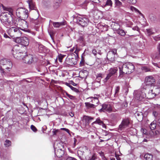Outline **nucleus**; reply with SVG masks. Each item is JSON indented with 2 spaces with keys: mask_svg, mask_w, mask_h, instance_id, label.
<instances>
[{
  "mask_svg": "<svg viewBox=\"0 0 160 160\" xmlns=\"http://www.w3.org/2000/svg\"><path fill=\"white\" fill-rule=\"evenodd\" d=\"M119 75L118 78L122 77L124 74L130 73L132 72L134 69V66L130 62H127L121 67H119Z\"/></svg>",
  "mask_w": 160,
  "mask_h": 160,
  "instance_id": "1",
  "label": "nucleus"
},
{
  "mask_svg": "<svg viewBox=\"0 0 160 160\" xmlns=\"http://www.w3.org/2000/svg\"><path fill=\"white\" fill-rule=\"evenodd\" d=\"M20 30L26 32H28L29 31V30H25V29H21L18 27H12L8 30V33L9 35L12 38L17 39L21 36L22 33Z\"/></svg>",
  "mask_w": 160,
  "mask_h": 160,
  "instance_id": "2",
  "label": "nucleus"
},
{
  "mask_svg": "<svg viewBox=\"0 0 160 160\" xmlns=\"http://www.w3.org/2000/svg\"><path fill=\"white\" fill-rule=\"evenodd\" d=\"M12 66V62L9 60L6 59H1L0 61V73L1 75L6 71V69L9 70Z\"/></svg>",
  "mask_w": 160,
  "mask_h": 160,
  "instance_id": "3",
  "label": "nucleus"
},
{
  "mask_svg": "<svg viewBox=\"0 0 160 160\" xmlns=\"http://www.w3.org/2000/svg\"><path fill=\"white\" fill-rule=\"evenodd\" d=\"M54 152L55 155L57 157L60 158L62 157L64 154L63 150V146H62L60 143L56 144L55 143L54 145Z\"/></svg>",
  "mask_w": 160,
  "mask_h": 160,
  "instance_id": "4",
  "label": "nucleus"
},
{
  "mask_svg": "<svg viewBox=\"0 0 160 160\" xmlns=\"http://www.w3.org/2000/svg\"><path fill=\"white\" fill-rule=\"evenodd\" d=\"M73 21L82 27L87 26L89 23L88 19L86 17L74 16Z\"/></svg>",
  "mask_w": 160,
  "mask_h": 160,
  "instance_id": "5",
  "label": "nucleus"
},
{
  "mask_svg": "<svg viewBox=\"0 0 160 160\" xmlns=\"http://www.w3.org/2000/svg\"><path fill=\"white\" fill-rule=\"evenodd\" d=\"M1 21L3 23H8L9 25L11 26L12 18L11 15L8 13L4 12L0 16Z\"/></svg>",
  "mask_w": 160,
  "mask_h": 160,
  "instance_id": "6",
  "label": "nucleus"
},
{
  "mask_svg": "<svg viewBox=\"0 0 160 160\" xmlns=\"http://www.w3.org/2000/svg\"><path fill=\"white\" fill-rule=\"evenodd\" d=\"M19 48L18 46H15L12 50V53L14 57L17 59H21L23 55L25 54V53H23L21 51Z\"/></svg>",
  "mask_w": 160,
  "mask_h": 160,
  "instance_id": "7",
  "label": "nucleus"
},
{
  "mask_svg": "<svg viewBox=\"0 0 160 160\" xmlns=\"http://www.w3.org/2000/svg\"><path fill=\"white\" fill-rule=\"evenodd\" d=\"M117 56V50L115 49H113L108 52L107 58L110 63H113L115 61L116 57Z\"/></svg>",
  "mask_w": 160,
  "mask_h": 160,
  "instance_id": "8",
  "label": "nucleus"
},
{
  "mask_svg": "<svg viewBox=\"0 0 160 160\" xmlns=\"http://www.w3.org/2000/svg\"><path fill=\"white\" fill-rule=\"evenodd\" d=\"M160 92V88L158 86L153 85L151 86V90L148 93L150 98H154L156 95L158 94Z\"/></svg>",
  "mask_w": 160,
  "mask_h": 160,
  "instance_id": "9",
  "label": "nucleus"
},
{
  "mask_svg": "<svg viewBox=\"0 0 160 160\" xmlns=\"http://www.w3.org/2000/svg\"><path fill=\"white\" fill-rule=\"evenodd\" d=\"M14 41L16 43H20L25 46L28 45L29 43V40L26 37H19L17 39H14Z\"/></svg>",
  "mask_w": 160,
  "mask_h": 160,
  "instance_id": "10",
  "label": "nucleus"
},
{
  "mask_svg": "<svg viewBox=\"0 0 160 160\" xmlns=\"http://www.w3.org/2000/svg\"><path fill=\"white\" fill-rule=\"evenodd\" d=\"M118 71V68L117 67L110 68L108 70L109 73L107 75L106 77L104 79V82H107L112 76L115 75H117Z\"/></svg>",
  "mask_w": 160,
  "mask_h": 160,
  "instance_id": "11",
  "label": "nucleus"
},
{
  "mask_svg": "<svg viewBox=\"0 0 160 160\" xmlns=\"http://www.w3.org/2000/svg\"><path fill=\"white\" fill-rule=\"evenodd\" d=\"M155 81L154 77L152 75H150L145 77L144 82L146 84L152 86L154 84Z\"/></svg>",
  "mask_w": 160,
  "mask_h": 160,
  "instance_id": "12",
  "label": "nucleus"
},
{
  "mask_svg": "<svg viewBox=\"0 0 160 160\" xmlns=\"http://www.w3.org/2000/svg\"><path fill=\"white\" fill-rule=\"evenodd\" d=\"M112 0H106L102 4V6L107 10H111L112 6Z\"/></svg>",
  "mask_w": 160,
  "mask_h": 160,
  "instance_id": "13",
  "label": "nucleus"
},
{
  "mask_svg": "<svg viewBox=\"0 0 160 160\" xmlns=\"http://www.w3.org/2000/svg\"><path fill=\"white\" fill-rule=\"evenodd\" d=\"M130 123L129 120L128 118L123 119L121 124L119 125V129L122 130L127 128Z\"/></svg>",
  "mask_w": 160,
  "mask_h": 160,
  "instance_id": "14",
  "label": "nucleus"
},
{
  "mask_svg": "<svg viewBox=\"0 0 160 160\" xmlns=\"http://www.w3.org/2000/svg\"><path fill=\"white\" fill-rule=\"evenodd\" d=\"M22 57L21 58L23 60L24 63L28 64H31L33 61V58L31 55H26L24 57Z\"/></svg>",
  "mask_w": 160,
  "mask_h": 160,
  "instance_id": "15",
  "label": "nucleus"
},
{
  "mask_svg": "<svg viewBox=\"0 0 160 160\" xmlns=\"http://www.w3.org/2000/svg\"><path fill=\"white\" fill-rule=\"evenodd\" d=\"M97 157L96 154L92 153L90 151L87 153L85 157V160H96Z\"/></svg>",
  "mask_w": 160,
  "mask_h": 160,
  "instance_id": "16",
  "label": "nucleus"
},
{
  "mask_svg": "<svg viewBox=\"0 0 160 160\" xmlns=\"http://www.w3.org/2000/svg\"><path fill=\"white\" fill-rule=\"evenodd\" d=\"M114 26L115 27V28H113L114 30L117 31V32L120 35L122 36H124L126 34V33L124 31L121 29H120L119 28L120 27V26L118 24H114Z\"/></svg>",
  "mask_w": 160,
  "mask_h": 160,
  "instance_id": "17",
  "label": "nucleus"
},
{
  "mask_svg": "<svg viewBox=\"0 0 160 160\" xmlns=\"http://www.w3.org/2000/svg\"><path fill=\"white\" fill-rule=\"evenodd\" d=\"M112 107L110 104H104L102 105V108L100 109V111L101 112H110L112 111Z\"/></svg>",
  "mask_w": 160,
  "mask_h": 160,
  "instance_id": "18",
  "label": "nucleus"
},
{
  "mask_svg": "<svg viewBox=\"0 0 160 160\" xmlns=\"http://www.w3.org/2000/svg\"><path fill=\"white\" fill-rule=\"evenodd\" d=\"M10 70H8V71H6L3 74H2L1 76L2 77V78L0 79H2L3 78L4 79L9 78L11 77H14L16 76L15 74L14 73H11L10 72Z\"/></svg>",
  "mask_w": 160,
  "mask_h": 160,
  "instance_id": "19",
  "label": "nucleus"
},
{
  "mask_svg": "<svg viewBox=\"0 0 160 160\" xmlns=\"http://www.w3.org/2000/svg\"><path fill=\"white\" fill-rule=\"evenodd\" d=\"M25 9L23 8H19L17 9L16 11V13L18 17H21V16L24 14Z\"/></svg>",
  "mask_w": 160,
  "mask_h": 160,
  "instance_id": "20",
  "label": "nucleus"
},
{
  "mask_svg": "<svg viewBox=\"0 0 160 160\" xmlns=\"http://www.w3.org/2000/svg\"><path fill=\"white\" fill-rule=\"evenodd\" d=\"M93 119L94 118L88 116H84L83 118V120L85 121L86 124H89Z\"/></svg>",
  "mask_w": 160,
  "mask_h": 160,
  "instance_id": "21",
  "label": "nucleus"
},
{
  "mask_svg": "<svg viewBox=\"0 0 160 160\" xmlns=\"http://www.w3.org/2000/svg\"><path fill=\"white\" fill-rule=\"evenodd\" d=\"M94 124H98L100 125H102L103 128L105 126V125L102 121L99 118H98L95 121L93 122L92 123V125H93Z\"/></svg>",
  "mask_w": 160,
  "mask_h": 160,
  "instance_id": "22",
  "label": "nucleus"
},
{
  "mask_svg": "<svg viewBox=\"0 0 160 160\" xmlns=\"http://www.w3.org/2000/svg\"><path fill=\"white\" fill-rule=\"evenodd\" d=\"M65 24V22H53V25L55 28H59L61 26H62Z\"/></svg>",
  "mask_w": 160,
  "mask_h": 160,
  "instance_id": "23",
  "label": "nucleus"
},
{
  "mask_svg": "<svg viewBox=\"0 0 160 160\" xmlns=\"http://www.w3.org/2000/svg\"><path fill=\"white\" fill-rule=\"evenodd\" d=\"M85 107L87 109L94 108H95L96 105L94 104L88 102H86L85 103Z\"/></svg>",
  "mask_w": 160,
  "mask_h": 160,
  "instance_id": "24",
  "label": "nucleus"
},
{
  "mask_svg": "<svg viewBox=\"0 0 160 160\" xmlns=\"http://www.w3.org/2000/svg\"><path fill=\"white\" fill-rule=\"evenodd\" d=\"M141 133H142L143 137H146V138H149V136L148 134V132L146 129L143 128L141 129Z\"/></svg>",
  "mask_w": 160,
  "mask_h": 160,
  "instance_id": "25",
  "label": "nucleus"
},
{
  "mask_svg": "<svg viewBox=\"0 0 160 160\" xmlns=\"http://www.w3.org/2000/svg\"><path fill=\"white\" fill-rule=\"evenodd\" d=\"M141 16L142 17V18H141L142 21H141V24L143 27L147 26V24L146 22V20L144 18L143 14L141 13Z\"/></svg>",
  "mask_w": 160,
  "mask_h": 160,
  "instance_id": "26",
  "label": "nucleus"
},
{
  "mask_svg": "<svg viewBox=\"0 0 160 160\" xmlns=\"http://www.w3.org/2000/svg\"><path fill=\"white\" fill-rule=\"evenodd\" d=\"M144 158L146 160H152L153 156L149 154H146L144 156Z\"/></svg>",
  "mask_w": 160,
  "mask_h": 160,
  "instance_id": "27",
  "label": "nucleus"
},
{
  "mask_svg": "<svg viewBox=\"0 0 160 160\" xmlns=\"http://www.w3.org/2000/svg\"><path fill=\"white\" fill-rule=\"evenodd\" d=\"M66 85L69 87L73 91L76 92H79V90L78 89L75 88L73 87L72 85H70L68 83L66 82Z\"/></svg>",
  "mask_w": 160,
  "mask_h": 160,
  "instance_id": "28",
  "label": "nucleus"
},
{
  "mask_svg": "<svg viewBox=\"0 0 160 160\" xmlns=\"http://www.w3.org/2000/svg\"><path fill=\"white\" fill-rule=\"evenodd\" d=\"M156 127V121H154L151 123L150 125V129L152 130L154 129Z\"/></svg>",
  "mask_w": 160,
  "mask_h": 160,
  "instance_id": "29",
  "label": "nucleus"
},
{
  "mask_svg": "<svg viewBox=\"0 0 160 160\" xmlns=\"http://www.w3.org/2000/svg\"><path fill=\"white\" fill-rule=\"evenodd\" d=\"M4 145L6 147H9L11 145V142L9 140L7 139L5 142Z\"/></svg>",
  "mask_w": 160,
  "mask_h": 160,
  "instance_id": "30",
  "label": "nucleus"
},
{
  "mask_svg": "<svg viewBox=\"0 0 160 160\" xmlns=\"http://www.w3.org/2000/svg\"><path fill=\"white\" fill-rule=\"evenodd\" d=\"M61 1L62 0H54L55 2V5L54 6V8H58L59 6Z\"/></svg>",
  "mask_w": 160,
  "mask_h": 160,
  "instance_id": "31",
  "label": "nucleus"
},
{
  "mask_svg": "<svg viewBox=\"0 0 160 160\" xmlns=\"http://www.w3.org/2000/svg\"><path fill=\"white\" fill-rule=\"evenodd\" d=\"M91 98L92 99L91 100V102L92 103L95 104H98V103L99 102V100L97 97H94L93 98L92 97V98Z\"/></svg>",
  "mask_w": 160,
  "mask_h": 160,
  "instance_id": "32",
  "label": "nucleus"
},
{
  "mask_svg": "<svg viewBox=\"0 0 160 160\" xmlns=\"http://www.w3.org/2000/svg\"><path fill=\"white\" fill-rule=\"evenodd\" d=\"M134 96L135 98L137 100H139L140 98V95L139 93H137V91H134Z\"/></svg>",
  "mask_w": 160,
  "mask_h": 160,
  "instance_id": "33",
  "label": "nucleus"
},
{
  "mask_svg": "<svg viewBox=\"0 0 160 160\" xmlns=\"http://www.w3.org/2000/svg\"><path fill=\"white\" fill-rule=\"evenodd\" d=\"M146 31L145 33L148 35H150L154 33L152 29H146Z\"/></svg>",
  "mask_w": 160,
  "mask_h": 160,
  "instance_id": "34",
  "label": "nucleus"
},
{
  "mask_svg": "<svg viewBox=\"0 0 160 160\" xmlns=\"http://www.w3.org/2000/svg\"><path fill=\"white\" fill-rule=\"evenodd\" d=\"M65 93L66 94V95L68 97V98H69L70 99L74 100L75 99V98L74 96L69 94L66 92H65Z\"/></svg>",
  "mask_w": 160,
  "mask_h": 160,
  "instance_id": "35",
  "label": "nucleus"
},
{
  "mask_svg": "<svg viewBox=\"0 0 160 160\" xmlns=\"http://www.w3.org/2000/svg\"><path fill=\"white\" fill-rule=\"evenodd\" d=\"M7 11L8 12H5L6 13H8L10 15H11V16H12V13L13 12V10L11 8H8L7 9Z\"/></svg>",
  "mask_w": 160,
  "mask_h": 160,
  "instance_id": "36",
  "label": "nucleus"
},
{
  "mask_svg": "<svg viewBox=\"0 0 160 160\" xmlns=\"http://www.w3.org/2000/svg\"><path fill=\"white\" fill-rule=\"evenodd\" d=\"M141 69L145 72H147L150 71V69L146 66L142 67Z\"/></svg>",
  "mask_w": 160,
  "mask_h": 160,
  "instance_id": "37",
  "label": "nucleus"
},
{
  "mask_svg": "<svg viewBox=\"0 0 160 160\" xmlns=\"http://www.w3.org/2000/svg\"><path fill=\"white\" fill-rule=\"evenodd\" d=\"M29 6L30 8L31 9H34L35 8L34 5L31 2L28 3Z\"/></svg>",
  "mask_w": 160,
  "mask_h": 160,
  "instance_id": "38",
  "label": "nucleus"
},
{
  "mask_svg": "<svg viewBox=\"0 0 160 160\" xmlns=\"http://www.w3.org/2000/svg\"><path fill=\"white\" fill-rule=\"evenodd\" d=\"M131 9L132 11H135L136 12L140 13L139 11L134 7L131 6Z\"/></svg>",
  "mask_w": 160,
  "mask_h": 160,
  "instance_id": "39",
  "label": "nucleus"
},
{
  "mask_svg": "<svg viewBox=\"0 0 160 160\" xmlns=\"http://www.w3.org/2000/svg\"><path fill=\"white\" fill-rule=\"evenodd\" d=\"M96 77L97 79L100 80L102 78V74L101 73H98L97 74Z\"/></svg>",
  "mask_w": 160,
  "mask_h": 160,
  "instance_id": "40",
  "label": "nucleus"
},
{
  "mask_svg": "<svg viewBox=\"0 0 160 160\" xmlns=\"http://www.w3.org/2000/svg\"><path fill=\"white\" fill-rule=\"evenodd\" d=\"M127 106L128 103L126 102H124L121 105L122 108H126L127 107Z\"/></svg>",
  "mask_w": 160,
  "mask_h": 160,
  "instance_id": "41",
  "label": "nucleus"
},
{
  "mask_svg": "<svg viewBox=\"0 0 160 160\" xmlns=\"http://www.w3.org/2000/svg\"><path fill=\"white\" fill-rule=\"evenodd\" d=\"M60 130L54 129L52 131L53 135H56V134L60 132Z\"/></svg>",
  "mask_w": 160,
  "mask_h": 160,
  "instance_id": "42",
  "label": "nucleus"
},
{
  "mask_svg": "<svg viewBox=\"0 0 160 160\" xmlns=\"http://www.w3.org/2000/svg\"><path fill=\"white\" fill-rule=\"evenodd\" d=\"M120 87L119 86H117L115 89V94H118L120 90Z\"/></svg>",
  "mask_w": 160,
  "mask_h": 160,
  "instance_id": "43",
  "label": "nucleus"
},
{
  "mask_svg": "<svg viewBox=\"0 0 160 160\" xmlns=\"http://www.w3.org/2000/svg\"><path fill=\"white\" fill-rule=\"evenodd\" d=\"M31 129L34 132H36L37 130L36 128L33 125H32L31 126Z\"/></svg>",
  "mask_w": 160,
  "mask_h": 160,
  "instance_id": "44",
  "label": "nucleus"
},
{
  "mask_svg": "<svg viewBox=\"0 0 160 160\" xmlns=\"http://www.w3.org/2000/svg\"><path fill=\"white\" fill-rule=\"evenodd\" d=\"M115 1L117 5L120 6L122 5V2L119 1L118 0H115Z\"/></svg>",
  "mask_w": 160,
  "mask_h": 160,
  "instance_id": "45",
  "label": "nucleus"
},
{
  "mask_svg": "<svg viewBox=\"0 0 160 160\" xmlns=\"http://www.w3.org/2000/svg\"><path fill=\"white\" fill-rule=\"evenodd\" d=\"M127 1L129 3L132 4L135 3L136 2V0H127Z\"/></svg>",
  "mask_w": 160,
  "mask_h": 160,
  "instance_id": "46",
  "label": "nucleus"
},
{
  "mask_svg": "<svg viewBox=\"0 0 160 160\" xmlns=\"http://www.w3.org/2000/svg\"><path fill=\"white\" fill-rule=\"evenodd\" d=\"M155 41H158L160 40V36H155L153 37Z\"/></svg>",
  "mask_w": 160,
  "mask_h": 160,
  "instance_id": "47",
  "label": "nucleus"
},
{
  "mask_svg": "<svg viewBox=\"0 0 160 160\" xmlns=\"http://www.w3.org/2000/svg\"><path fill=\"white\" fill-rule=\"evenodd\" d=\"M134 115L136 118H139L140 116V112H135Z\"/></svg>",
  "mask_w": 160,
  "mask_h": 160,
  "instance_id": "48",
  "label": "nucleus"
},
{
  "mask_svg": "<svg viewBox=\"0 0 160 160\" xmlns=\"http://www.w3.org/2000/svg\"><path fill=\"white\" fill-rule=\"evenodd\" d=\"M66 158H67L66 160H77L75 158L71 157H66Z\"/></svg>",
  "mask_w": 160,
  "mask_h": 160,
  "instance_id": "49",
  "label": "nucleus"
},
{
  "mask_svg": "<svg viewBox=\"0 0 160 160\" xmlns=\"http://www.w3.org/2000/svg\"><path fill=\"white\" fill-rule=\"evenodd\" d=\"M63 57V56L62 55H61L59 56L58 58V61L60 62H62V60Z\"/></svg>",
  "mask_w": 160,
  "mask_h": 160,
  "instance_id": "50",
  "label": "nucleus"
},
{
  "mask_svg": "<svg viewBox=\"0 0 160 160\" xmlns=\"http://www.w3.org/2000/svg\"><path fill=\"white\" fill-rule=\"evenodd\" d=\"M92 53L95 56L97 55V52L95 49H93L92 50Z\"/></svg>",
  "mask_w": 160,
  "mask_h": 160,
  "instance_id": "51",
  "label": "nucleus"
},
{
  "mask_svg": "<svg viewBox=\"0 0 160 160\" xmlns=\"http://www.w3.org/2000/svg\"><path fill=\"white\" fill-rule=\"evenodd\" d=\"M28 11L25 9V11L24 12V14H23V15H25V18H27L28 17Z\"/></svg>",
  "mask_w": 160,
  "mask_h": 160,
  "instance_id": "52",
  "label": "nucleus"
},
{
  "mask_svg": "<svg viewBox=\"0 0 160 160\" xmlns=\"http://www.w3.org/2000/svg\"><path fill=\"white\" fill-rule=\"evenodd\" d=\"M61 129L64 130V131H66L67 132H68V133H69V129H68L67 128H61Z\"/></svg>",
  "mask_w": 160,
  "mask_h": 160,
  "instance_id": "53",
  "label": "nucleus"
},
{
  "mask_svg": "<svg viewBox=\"0 0 160 160\" xmlns=\"http://www.w3.org/2000/svg\"><path fill=\"white\" fill-rule=\"evenodd\" d=\"M153 115L155 117H156L157 116V115H158V112L155 111H153Z\"/></svg>",
  "mask_w": 160,
  "mask_h": 160,
  "instance_id": "54",
  "label": "nucleus"
},
{
  "mask_svg": "<svg viewBox=\"0 0 160 160\" xmlns=\"http://www.w3.org/2000/svg\"><path fill=\"white\" fill-rule=\"evenodd\" d=\"M154 132L152 131H151L149 132V134L151 137H153L154 136Z\"/></svg>",
  "mask_w": 160,
  "mask_h": 160,
  "instance_id": "55",
  "label": "nucleus"
},
{
  "mask_svg": "<svg viewBox=\"0 0 160 160\" xmlns=\"http://www.w3.org/2000/svg\"><path fill=\"white\" fill-rule=\"evenodd\" d=\"M8 81L5 79V80L1 82V83L5 84V83H7L8 82Z\"/></svg>",
  "mask_w": 160,
  "mask_h": 160,
  "instance_id": "56",
  "label": "nucleus"
},
{
  "mask_svg": "<svg viewBox=\"0 0 160 160\" xmlns=\"http://www.w3.org/2000/svg\"><path fill=\"white\" fill-rule=\"evenodd\" d=\"M22 21L23 23V24H25L26 25L27 27H28V24L27 23V22L26 21H25V20H24L23 19H22Z\"/></svg>",
  "mask_w": 160,
  "mask_h": 160,
  "instance_id": "57",
  "label": "nucleus"
},
{
  "mask_svg": "<svg viewBox=\"0 0 160 160\" xmlns=\"http://www.w3.org/2000/svg\"><path fill=\"white\" fill-rule=\"evenodd\" d=\"M43 46L42 45H40L39 46L38 48H39V49H41V48H42V49H41V51L40 50V52H42V49H43Z\"/></svg>",
  "mask_w": 160,
  "mask_h": 160,
  "instance_id": "58",
  "label": "nucleus"
},
{
  "mask_svg": "<svg viewBox=\"0 0 160 160\" xmlns=\"http://www.w3.org/2000/svg\"><path fill=\"white\" fill-rule=\"evenodd\" d=\"M3 36L6 38H9V37L6 33L3 34Z\"/></svg>",
  "mask_w": 160,
  "mask_h": 160,
  "instance_id": "59",
  "label": "nucleus"
},
{
  "mask_svg": "<svg viewBox=\"0 0 160 160\" xmlns=\"http://www.w3.org/2000/svg\"><path fill=\"white\" fill-rule=\"evenodd\" d=\"M79 51V50H78L77 49H76V50L74 52L77 55H78V52Z\"/></svg>",
  "mask_w": 160,
  "mask_h": 160,
  "instance_id": "60",
  "label": "nucleus"
},
{
  "mask_svg": "<svg viewBox=\"0 0 160 160\" xmlns=\"http://www.w3.org/2000/svg\"><path fill=\"white\" fill-rule=\"evenodd\" d=\"M109 138H108V139H107L105 140H102V139H100V142H103V141H108V140H109Z\"/></svg>",
  "mask_w": 160,
  "mask_h": 160,
  "instance_id": "61",
  "label": "nucleus"
},
{
  "mask_svg": "<svg viewBox=\"0 0 160 160\" xmlns=\"http://www.w3.org/2000/svg\"><path fill=\"white\" fill-rule=\"evenodd\" d=\"M134 29L135 30H137V31H139V28L138 27H136L134 28Z\"/></svg>",
  "mask_w": 160,
  "mask_h": 160,
  "instance_id": "62",
  "label": "nucleus"
},
{
  "mask_svg": "<svg viewBox=\"0 0 160 160\" xmlns=\"http://www.w3.org/2000/svg\"><path fill=\"white\" fill-rule=\"evenodd\" d=\"M116 159H117V160H120V158L119 157V156H116Z\"/></svg>",
  "mask_w": 160,
  "mask_h": 160,
  "instance_id": "63",
  "label": "nucleus"
},
{
  "mask_svg": "<svg viewBox=\"0 0 160 160\" xmlns=\"http://www.w3.org/2000/svg\"><path fill=\"white\" fill-rule=\"evenodd\" d=\"M158 50H159V53L160 54V44L159 45V46H158Z\"/></svg>",
  "mask_w": 160,
  "mask_h": 160,
  "instance_id": "64",
  "label": "nucleus"
}]
</instances>
